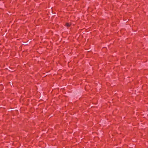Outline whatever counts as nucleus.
I'll use <instances>...</instances> for the list:
<instances>
[{
  "instance_id": "nucleus-1",
  "label": "nucleus",
  "mask_w": 148,
  "mask_h": 148,
  "mask_svg": "<svg viewBox=\"0 0 148 148\" xmlns=\"http://www.w3.org/2000/svg\"><path fill=\"white\" fill-rule=\"evenodd\" d=\"M71 25V24H70L69 23H66V26L67 27H69Z\"/></svg>"
}]
</instances>
